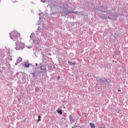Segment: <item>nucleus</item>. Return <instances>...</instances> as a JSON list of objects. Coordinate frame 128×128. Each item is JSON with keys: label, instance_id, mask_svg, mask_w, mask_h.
<instances>
[{"label": "nucleus", "instance_id": "obj_4", "mask_svg": "<svg viewBox=\"0 0 128 128\" xmlns=\"http://www.w3.org/2000/svg\"><path fill=\"white\" fill-rule=\"evenodd\" d=\"M10 36L13 40H16L18 38H20V34L16 31H13L10 33Z\"/></svg>", "mask_w": 128, "mask_h": 128}, {"label": "nucleus", "instance_id": "obj_28", "mask_svg": "<svg viewBox=\"0 0 128 128\" xmlns=\"http://www.w3.org/2000/svg\"><path fill=\"white\" fill-rule=\"evenodd\" d=\"M12 2H16V1H14V2L12 1Z\"/></svg>", "mask_w": 128, "mask_h": 128}, {"label": "nucleus", "instance_id": "obj_9", "mask_svg": "<svg viewBox=\"0 0 128 128\" xmlns=\"http://www.w3.org/2000/svg\"><path fill=\"white\" fill-rule=\"evenodd\" d=\"M68 118H69L70 121L71 122H74V116H72V114H70V115L68 116Z\"/></svg>", "mask_w": 128, "mask_h": 128}, {"label": "nucleus", "instance_id": "obj_30", "mask_svg": "<svg viewBox=\"0 0 128 128\" xmlns=\"http://www.w3.org/2000/svg\"><path fill=\"white\" fill-rule=\"evenodd\" d=\"M22 59L20 58V62H22Z\"/></svg>", "mask_w": 128, "mask_h": 128}, {"label": "nucleus", "instance_id": "obj_13", "mask_svg": "<svg viewBox=\"0 0 128 128\" xmlns=\"http://www.w3.org/2000/svg\"><path fill=\"white\" fill-rule=\"evenodd\" d=\"M40 118H42V116H38V120H36L38 122H40Z\"/></svg>", "mask_w": 128, "mask_h": 128}, {"label": "nucleus", "instance_id": "obj_31", "mask_svg": "<svg viewBox=\"0 0 128 128\" xmlns=\"http://www.w3.org/2000/svg\"><path fill=\"white\" fill-rule=\"evenodd\" d=\"M100 128H105L104 127H100Z\"/></svg>", "mask_w": 128, "mask_h": 128}, {"label": "nucleus", "instance_id": "obj_29", "mask_svg": "<svg viewBox=\"0 0 128 128\" xmlns=\"http://www.w3.org/2000/svg\"><path fill=\"white\" fill-rule=\"evenodd\" d=\"M42 57L44 58V54L42 53Z\"/></svg>", "mask_w": 128, "mask_h": 128}, {"label": "nucleus", "instance_id": "obj_10", "mask_svg": "<svg viewBox=\"0 0 128 128\" xmlns=\"http://www.w3.org/2000/svg\"><path fill=\"white\" fill-rule=\"evenodd\" d=\"M25 68H30V64L27 62H24V64H23Z\"/></svg>", "mask_w": 128, "mask_h": 128}, {"label": "nucleus", "instance_id": "obj_7", "mask_svg": "<svg viewBox=\"0 0 128 128\" xmlns=\"http://www.w3.org/2000/svg\"><path fill=\"white\" fill-rule=\"evenodd\" d=\"M32 40H33V43L34 44H38V45L40 44V38H38V37L34 36V38Z\"/></svg>", "mask_w": 128, "mask_h": 128}, {"label": "nucleus", "instance_id": "obj_25", "mask_svg": "<svg viewBox=\"0 0 128 128\" xmlns=\"http://www.w3.org/2000/svg\"><path fill=\"white\" fill-rule=\"evenodd\" d=\"M118 92H120V90H118Z\"/></svg>", "mask_w": 128, "mask_h": 128}, {"label": "nucleus", "instance_id": "obj_22", "mask_svg": "<svg viewBox=\"0 0 128 128\" xmlns=\"http://www.w3.org/2000/svg\"><path fill=\"white\" fill-rule=\"evenodd\" d=\"M3 58H2V56H0V60H2Z\"/></svg>", "mask_w": 128, "mask_h": 128}, {"label": "nucleus", "instance_id": "obj_2", "mask_svg": "<svg viewBox=\"0 0 128 128\" xmlns=\"http://www.w3.org/2000/svg\"><path fill=\"white\" fill-rule=\"evenodd\" d=\"M60 14L62 16H68L70 14H80L82 12H79L78 11L74 12L68 10V4H61L60 6Z\"/></svg>", "mask_w": 128, "mask_h": 128}, {"label": "nucleus", "instance_id": "obj_6", "mask_svg": "<svg viewBox=\"0 0 128 128\" xmlns=\"http://www.w3.org/2000/svg\"><path fill=\"white\" fill-rule=\"evenodd\" d=\"M98 82L101 86H104L105 84H110L108 78H100L98 80Z\"/></svg>", "mask_w": 128, "mask_h": 128}, {"label": "nucleus", "instance_id": "obj_19", "mask_svg": "<svg viewBox=\"0 0 128 128\" xmlns=\"http://www.w3.org/2000/svg\"><path fill=\"white\" fill-rule=\"evenodd\" d=\"M41 0V2H44H44H46V0Z\"/></svg>", "mask_w": 128, "mask_h": 128}, {"label": "nucleus", "instance_id": "obj_24", "mask_svg": "<svg viewBox=\"0 0 128 128\" xmlns=\"http://www.w3.org/2000/svg\"><path fill=\"white\" fill-rule=\"evenodd\" d=\"M30 64V66H32V64Z\"/></svg>", "mask_w": 128, "mask_h": 128}, {"label": "nucleus", "instance_id": "obj_17", "mask_svg": "<svg viewBox=\"0 0 128 128\" xmlns=\"http://www.w3.org/2000/svg\"><path fill=\"white\" fill-rule=\"evenodd\" d=\"M68 64H72V62H70V61H68Z\"/></svg>", "mask_w": 128, "mask_h": 128}, {"label": "nucleus", "instance_id": "obj_21", "mask_svg": "<svg viewBox=\"0 0 128 128\" xmlns=\"http://www.w3.org/2000/svg\"><path fill=\"white\" fill-rule=\"evenodd\" d=\"M42 14L40 13V14H39L38 16H42Z\"/></svg>", "mask_w": 128, "mask_h": 128}, {"label": "nucleus", "instance_id": "obj_26", "mask_svg": "<svg viewBox=\"0 0 128 128\" xmlns=\"http://www.w3.org/2000/svg\"><path fill=\"white\" fill-rule=\"evenodd\" d=\"M40 28H38V30H41L40 29Z\"/></svg>", "mask_w": 128, "mask_h": 128}, {"label": "nucleus", "instance_id": "obj_12", "mask_svg": "<svg viewBox=\"0 0 128 128\" xmlns=\"http://www.w3.org/2000/svg\"><path fill=\"white\" fill-rule=\"evenodd\" d=\"M56 112L58 114H62V111L58 109V110H56Z\"/></svg>", "mask_w": 128, "mask_h": 128}, {"label": "nucleus", "instance_id": "obj_1", "mask_svg": "<svg viewBox=\"0 0 128 128\" xmlns=\"http://www.w3.org/2000/svg\"><path fill=\"white\" fill-rule=\"evenodd\" d=\"M108 7L104 6H99L97 8L98 12H106V15L104 16V18H108V20H116V16H114V14L112 12V10H108Z\"/></svg>", "mask_w": 128, "mask_h": 128}, {"label": "nucleus", "instance_id": "obj_18", "mask_svg": "<svg viewBox=\"0 0 128 128\" xmlns=\"http://www.w3.org/2000/svg\"><path fill=\"white\" fill-rule=\"evenodd\" d=\"M60 78V76H58L57 80H58Z\"/></svg>", "mask_w": 128, "mask_h": 128}, {"label": "nucleus", "instance_id": "obj_16", "mask_svg": "<svg viewBox=\"0 0 128 128\" xmlns=\"http://www.w3.org/2000/svg\"><path fill=\"white\" fill-rule=\"evenodd\" d=\"M76 62H72V66H76Z\"/></svg>", "mask_w": 128, "mask_h": 128}, {"label": "nucleus", "instance_id": "obj_14", "mask_svg": "<svg viewBox=\"0 0 128 128\" xmlns=\"http://www.w3.org/2000/svg\"><path fill=\"white\" fill-rule=\"evenodd\" d=\"M34 34L32 33V34H31V35L30 36V38H32V39L33 40V38H34Z\"/></svg>", "mask_w": 128, "mask_h": 128}, {"label": "nucleus", "instance_id": "obj_8", "mask_svg": "<svg viewBox=\"0 0 128 128\" xmlns=\"http://www.w3.org/2000/svg\"><path fill=\"white\" fill-rule=\"evenodd\" d=\"M48 68L49 70H56V66L54 64H50L48 66Z\"/></svg>", "mask_w": 128, "mask_h": 128}, {"label": "nucleus", "instance_id": "obj_3", "mask_svg": "<svg viewBox=\"0 0 128 128\" xmlns=\"http://www.w3.org/2000/svg\"><path fill=\"white\" fill-rule=\"evenodd\" d=\"M36 72H31V74L32 76V78L35 76H38L40 74H45L48 72V70H46V67L44 66H42L41 64H38V67L35 68Z\"/></svg>", "mask_w": 128, "mask_h": 128}, {"label": "nucleus", "instance_id": "obj_5", "mask_svg": "<svg viewBox=\"0 0 128 128\" xmlns=\"http://www.w3.org/2000/svg\"><path fill=\"white\" fill-rule=\"evenodd\" d=\"M16 46L14 48L16 50H22L24 48V44L22 42H16Z\"/></svg>", "mask_w": 128, "mask_h": 128}, {"label": "nucleus", "instance_id": "obj_27", "mask_svg": "<svg viewBox=\"0 0 128 128\" xmlns=\"http://www.w3.org/2000/svg\"><path fill=\"white\" fill-rule=\"evenodd\" d=\"M32 48V47H30V46H28V48Z\"/></svg>", "mask_w": 128, "mask_h": 128}, {"label": "nucleus", "instance_id": "obj_15", "mask_svg": "<svg viewBox=\"0 0 128 128\" xmlns=\"http://www.w3.org/2000/svg\"><path fill=\"white\" fill-rule=\"evenodd\" d=\"M35 90H36V92H39L40 91V88H38V87H36L35 88Z\"/></svg>", "mask_w": 128, "mask_h": 128}, {"label": "nucleus", "instance_id": "obj_20", "mask_svg": "<svg viewBox=\"0 0 128 128\" xmlns=\"http://www.w3.org/2000/svg\"><path fill=\"white\" fill-rule=\"evenodd\" d=\"M76 128V126H74L72 127V128Z\"/></svg>", "mask_w": 128, "mask_h": 128}, {"label": "nucleus", "instance_id": "obj_23", "mask_svg": "<svg viewBox=\"0 0 128 128\" xmlns=\"http://www.w3.org/2000/svg\"><path fill=\"white\" fill-rule=\"evenodd\" d=\"M36 66H38V64H35Z\"/></svg>", "mask_w": 128, "mask_h": 128}, {"label": "nucleus", "instance_id": "obj_11", "mask_svg": "<svg viewBox=\"0 0 128 128\" xmlns=\"http://www.w3.org/2000/svg\"><path fill=\"white\" fill-rule=\"evenodd\" d=\"M90 126L91 128H96V126H94V123H90Z\"/></svg>", "mask_w": 128, "mask_h": 128}]
</instances>
